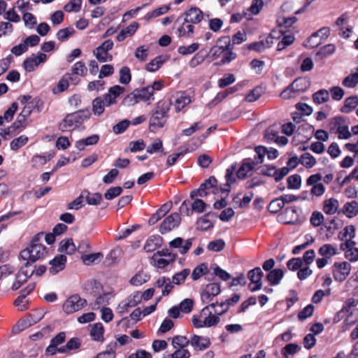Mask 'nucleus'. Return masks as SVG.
<instances>
[{
	"mask_svg": "<svg viewBox=\"0 0 358 358\" xmlns=\"http://www.w3.org/2000/svg\"><path fill=\"white\" fill-rule=\"evenodd\" d=\"M228 309L225 303H213L205 306L199 315H194L192 323L196 328L215 326L220 321V316Z\"/></svg>",
	"mask_w": 358,
	"mask_h": 358,
	"instance_id": "nucleus-1",
	"label": "nucleus"
},
{
	"mask_svg": "<svg viewBox=\"0 0 358 358\" xmlns=\"http://www.w3.org/2000/svg\"><path fill=\"white\" fill-rule=\"evenodd\" d=\"M43 235L41 233L34 236L30 245L20 252L21 257L27 261L26 263H28L29 266L37 260L43 258L47 254L46 247L41 243Z\"/></svg>",
	"mask_w": 358,
	"mask_h": 358,
	"instance_id": "nucleus-2",
	"label": "nucleus"
},
{
	"mask_svg": "<svg viewBox=\"0 0 358 358\" xmlns=\"http://www.w3.org/2000/svg\"><path fill=\"white\" fill-rule=\"evenodd\" d=\"M171 104V101L166 100H160L157 103L150 118L149 127L152 131L162 128L165 125Z\"/></svg>",
	"mask_w": 358,
	"mask_h": 358,
	"instance_id": "nucleus-3",
	"label": "nucleus"
},
{
	"mask_svg": "<svg viewBox=\"0 0 358 358\" xmlns=\"http://www.w3.org/2000/svg\"><path fill=\"white\" fill-rule=\"evenodd\" d=\"M91 113L88 109L69 113L59 123V129L64 132L77 128L87 121Z\"/></svg>",
	"mask_w": 358,
	"mask_h": 358,
	"instance_id": "nucleus-4",
	"label": "nucleus"
},
{
	"mask_svg": "<svg viewBox=\"0 0 358 358\" xmlns=\"http://www.w3.org/2000/svg\"><path fill=\"white\" fill-rule=\"evenodd\" d=\"M86 306V299L78 294H73L64 301L62 308L64 313L69 315L80 310Z\"/></svg>",
	"mask_w": 358,
	"mask_h": 358,
	"instance_id": "nucleus-5",
	"label": "nucleus"
},
{
	"mask_svg": "<svg viewBox=\"0 0 358 358\" xmlns=\"http://www.w3.org/2000/svg\"><path fill=\"white\" fill-rule=\"evenodd\" d=\"M113 48V42L110 40H106L93 50V55L99 62H110L113 57L108 51Z\"/></svg>",
	"mask_w": 358,
	"mask_h": 358,
	"instance_id": "nucleus-6",
	"label": "nucleus"
},
{
	"mask_svg": "<svg viewBox=\"0 0 358 358\" xmlns=\"http://www.w3.org/2000/svg\"><path fill=\"white\" fill-rule=\"evenodd\" d=\"M351 271V265L347 262H336L333 266V276L338 282L344 281Z\"/></svg>",
	"mask_w": 358,
	"mask_h": 358,
	"instance_id": "nucleus-7",
	"label": "nucleus"
},
{
	"mask_svg": "<svg viewBox=\"0 0 358 358\" xmlns=\"http://www.w3.org/2000/svg\"><path fill=\"white\" fill-rule=\"evenodd\" d=\"M229 49H233V45L231 43L229 37L224 36L217 41L216 45L213 46L210 52L213 59H216L223 56L224 52Z\"/></svg>",
	"mask_w": 358,
	"mask_h": 358,
	"instance_id": "nucleus-8",
	"label": "nucleus"
},
{
	"mask_svg": "<svg viewBox=\"0 0 358 358\" xmlns=\"http://www.w3.org/2000/svg\"><path fill=\"white\" fill-rule=\"evenodd\" d=\"M33 274V269L28 266V263H25L16 274L15 280L12 285V289H18Z\"/></svg>",
	"mask_w": 358,
	"mask_h": 358,
	"instance_id": "nucleus-9",
	"label": "nucleus"
},
{
	"mask_svg": "<svg viewBox=\"0 0 358 358\" xmlns=\"http://www.w3.org/2000/svg\"><path fill=\"white\" fill-rule=\"evenodd\" d=\"M181 221L180 214L175 213L166 217L159 227V231L164 234L178 227Z\"/></svg>",
	"mask_w": 358,
	"mask_h": 358,
	"instance_id": "nucleus-10",
	"label": "nucleus"
},
{
	"mask_svg": "<svg viewBox=\"0 0 358 358\" xmlns=\"http://www.w3.org/2000/svg\"><path fill=\"white\" fill-rule=\"evenodd\" d=\"M47 55L42 52L37 55H32L27 58L23 62V67L26 71L31 72L41 64L44 63L47 60Z\"/></svg>",
	"mask_w": 358,
	"mask_h": 358,
	"instance_id": "nucleus-11",
	"label": "nucleus"
},
{
	"mask_svg": "<svg viewBox=\"0 0 358 358\" xmlns=\"http://www.w3.org/2000/svg\"><path fill=\"white\" fill-rule=\"evenodd\" d=\"M263 275L264 273L259 267H256L248 273V278L250 280V284L249 285L250 291L255 292L262 288Z\"/></svg>",
	"mask_w": 358,
	"mask_h": 358,
	"instance_id": "nucleus-12",
	"label": "nucleus"
},
{
	"mask_svg": "<svg viewBox=\"0 0 358 358\" xmlns=\"http://www.w3.org/2000/svg\"><path fill=\"white\" fill-rule=\"evenodd\" d=\"M221 292L220 285L217 283L207 285L201 293V299L203 303H210L215 296Z\"/></svg>",
	"mask_w": 358,
	"mask_h": 358,
	"instance_id": "nucleus-13",
	"label": "nucleus"
},
{
	"mask_svg": "<svg viewBox=\"0 0 358 358\" xmlns=\"http://www.w3.org/2000/svg\"><path fill=\"white\" fill-rule=\"evenodd\" d=\"M206 206V204L203 200L196 199L192 203V210L189 208L186 201H183L180 207V212L181 213H185L187 215H190L192 211L201 213L205 210Z\"/></svg>",
	"mask_w": 358,
	"mask_h": 358,
	"instance_id": "nucleus-14",
	"label": "nucleus"
},
{
	"mask_svg": "<svg viewBox=\"0 0 358 358\" xmlns=\"http://www.w3.org/2000/svg\"><path fill=\"white\" fill-rule=\"evenodd\" d=\"M191 97L184 92H178L173 96V106L177 113L191 103Z\"/></svg>",
	"mask_w": 358,
	"mask_h": 358,
	"instance_id": "nucleus-15",
	"label": "nucleus"
},
{
	"mask_svg": "<svg viewBox=\"0 0 358 358\" xmlns=\"http://www.w3.org/2000/svg\"><path fill=\"white\" fill-rule=\"evenodd\" d=\"M169 245L171 248H178L179 252L182 255H185L191 248L192 240L189 238L184 241L182 238L178 237L170 241Z\"/></svg>",
	"mask_w": 358,
	"mask_h": 358,
	"instance_id": "nucleus-16",
	"label": "nucleus"
},
{
	"mask_svg": "<svg viewBox=\"0 0 358 358\" xmlns=\"http://www.w3.org/2000/svg\"><path fill=\"white\" fill-rule=\"evenodd\" d=\"M50 273L55 275L64 269L66 264V257L64 255H58L50 261Z\"/></svg>",
	"mask_w": 358,
	"mask_h": 358,
	"instance_id": "nucleus-17",
	"label": "nucleus"
},
{
	"mask_svg": "<svg viewBox=\"0 0 358 358\" xmlns=\"http://www.w3.org/2000/svg\"><path fill=\"white\" fill-rule=\"evenodd\" d=\"M124 92V88L120 85H115L110 87L108 92L104 95V100L106 106H109L116 102V98Z\"/></svg>",
	"mask_w": 358,
	"mask_h": 358,
	"instance_id": "nucleus-18",
	"label": "nucleus"
},
{
	"mask_svg": "<svg viewBox=\"0 0 358 358\" xmlns=\"http://www.w3.org/2000/svg\"><path fill=\"white\" fill-rule=\"evenodd\" d=\"M203 19L202 11L197 8H191L185 13L184 22L199 23Z\"/></svg>",
	"mask_w": 358,
	"mask_h": 358,
	"instance_id": "nucleus-19",
	"label": "nucleus"
},
{
	"mask_svg": "<svg viewBox=\"0 0 358 358\" xmlns=\"http://www.w3.org/2000/svg\"><path fill=\"white\" fill-rule=\"evenodd\" d=\"M162 243V238L159 235L150 236L145 241L143 249L147 252H152L159 248Z\"/></svg>",
	"mask_w": 358,
	"mask_h": 358,
	"instance_id": "nucleus-20",
	"label": "nucleus"
},
{
	"mask_svg": "<svg viewBox=\"0 0 358 358\" xmlns=\"http://www.w3.org/2000/svg\"><path fill=\"white\" fill-rule=\"evenodd\" d=\"M41 318L42 317L33 318V315H30L26 319L20 320L13 327V331L15 333L24 331V329L38 322Z\"/></svg>",
	"mask_w": 358,
	"mask_h": 358,
	"instance_id": "nucleus-21",
	"label": "nucleus"
},
{
	"mask_svg": "<svg viewBox=\"0 0 358 358\" xmlns=\"http://www.w3.org/2000/svg\"><path fill=\"white\" fill-rule=\"evenodd\" d=\"M191 345L197 350H203L210 345L208 338L194 335L190 340Z\"/></svg>",
	"mask_w": 358,
	"mask_h": 358,
	"instance_id": "nucleus-22",
	"label": "nucleus"
},
{
	"mask_svg": "<svg viewBox=\"0 0 358 358\" xmlns=\"http://www.w3.org/2000/svg\"><path fill=\"white\" fill-rule=\"evenodd\" d=\"M153 94L152 90L149 86L146 87H143L140 90H136L134 92V96L136 98V102H138L140 101H148L150 99H153Z\"/></svg>",
	"mask_w": 358,
	"mask_h": 358,
	"instance_id": "nucleus-23",
	"label": "nucleus"
},
{
	"mask_svg": "<svg viewBox=\"0 0 358 358\" xmlns=\"http://www.w3.org/2000/svg\"><path fill=\"white\" fill-rule=\"evenodd\" d=\"M138 24L136 22H131L125 29H122L116 36V39L121 42L126 38L133 36L138 28Z\"/></svg>",
	"mask_w": 358,
	"mask_h": 358,
	"instance_id": "nucleus-24",
	"label": "nucleus"
},
{
	"mask_svg": "<svg viewBox=\"0 0 358 358\" xmlns=\"http://www.w3.org/2000/svg\"><path fill=\"white\" fill-rule=\"evenodd\" d=\"M104 327L101 322L95 323L90 330V336L92 340L98 342H103L104 340Z\"/></svg>",
	"mask_w": 358,
	"mask_h": 358,
	"instance_id": "nucleus-25",
	"label": "nucleus"
},
{
	"mask_svg": "<svg viewBox=\"0 0 358 358\" xmlns=\"http://www.w3.org/2000/svg\"><path fill=\"white\" fill-rule=\"evenodd\" d=\"M171 203H166L163 204L162 207L149 219L148 223L150 225L155 224L166 215V213L171 210Z\"/></svg>",
	"mask_w": 358,
	"mask_h": 358,
	"instance_id": "nucleus-26",
	"label": "nucleus"
},
{
	"mask_svg": "<svg viewBox=\"0 0 358 358\" xmlns=\"http://www.w3.org/2000/svg\"><path fill=\"white\" fill-rule=\"evenodd\" d=\"M69 82L73 85H76L80 82V78L71 76L69 73H66L57 84V87L59 91L64 92L66 90L69 85Z\"/></svg>",
	"mask_w": 358,
	"mask_h": 358,
	"instance_id": "nucleus-27",
	"label": "nucleus"
},
{
	"mask_svg": "<svg viewBox=\"0 0 358 358\" xmlns=\"http://www.w3.org/2000/svg\"><path fill=\"white\" fill-rule=\"evenodd\" d=\"M173 262L166 257H162L159 253H154L151 257V264L153 266L158 268H165Z\"/></svg>",
	"mask_w": 358,
	"mask_h": 358,
	"instance_id": "nucleus-28",
	"label": "nucleus"
},
{
	"mask_svg": "<svg viewBox=\"0 0 358 358\" xmlns=\"http://www.w3.org/2000/svg\"><path fill=\"white\" fill-rule=\"evenodd\" d=\"M99 137L96 134L92 135L85 138L80 139L76 143V147L79 150H83L86 146L92 145L97 143Z\"/></svg>",
	"mask_w": 358,
	"mask_h": 358,
	"instance_id": "nucleus-29",
	"label": "nucleus"
},
{
	"mask_svg": "<svg viewBox=\"0 0 358 358\" xmlns=\"http://www.w3.org/2000/svg\"><path fill=\"white\" fill-rule=\"evenodd\" d=\"M343 211L349 218L357 216L358 214V202L352 201L345 203L343 206Z\"/></svg>",
	"mask_w": 358,
	"mask_h": 358,
	"instance_id": "nucleus-30",
	"label": "nucleus"
},
{
	"mask_svg": "<svg viewBox=\"0 0 358 358\" xmlns=\"http://www.w3.org/2000/svg\"><path fill=\"white\" fill-rule=\"evenodd\" d=\"M358 84V67L355 71H352L342 81V85L348 88H354Z\"/></svg>",
	"mask_w": 358,
	"mask_h": 358,
	"instance_id": "nucleus-31",
	"label": "nucleus"
},
{
	"mask_svg": "<svg viewBox=\"0 0 358 358\" xmlns=\"http://www.w3.org/2000/svg\"><path fill=\"white\" fill-rule=\"evenodd\" d=\"M338 206L337 199L330 198L324 201L323 210L327 215H333L337 211Z\"/></svg>",
	"mask_w": 358,
	"mask_h": 358,
	"instance_id": "nucleus-32",
	"label": "nucleus"
},
{
	"mask_svg": "<svg viewBox=\"0 0 358 358\" xmlns=\"http://www.w3.org/2000/svg\"><path fill=\"white\" fill-rule=\"evenodd\" d=\"M87 73V69L83 62H76L71 68V73L70 75L73 77L85 76Z\"/></svg>",
	"mask_w": 358,
	"mask_h": 358,
	"instance_id": "nucleus-33",
	"label": "nucleus"
},
{
	"mask_svg": "<svg viewBox=\"0 0 358 358\" xmlns=\"http://www.w3.org/2000/svg\"><path fill=\"white\" fill-rule=\"evenodd\" d=\"M254 169L253 163L243 162L241 167L237 171V177L239 179H244L247 176H250Z\"/></svg>",
	"mask_w": 358,
	"mask_h": 358,
	"instance_id": "nucleus-34",
	"label": "nucleus"
},
{
	"mask_svg": "<svg viewBox=\"0 0 358 358\" xmlns=\"http://www.w3.org/2000/svg\"><path fill=\"white\" fill-rule=\"evenodd\" d=\"M358 105V97L351 96L345 99L344 106L341 108V112L349 113L352 111Z\"/></svg>",
	"mask_w": 358,
	"mask_h": 358,
	"instance_id": "nucleus-35",
	"label": "nucleus"
},
{
	"mask_svg": "<svg viewBox=\"0 0 358 358\" xmlns=\"http://www.w3.org/2000/svg\"><path fill=\"white\" fill-rule=\"evenodd\" d=\"M283 275L284 273L282 270L280 268H276L271 271L268 273L266 278L272 285H276L280 283Z\"/></svg>",
	"mask_w": 358,
	"mask_h": 358,
	"instance_id": "nucleus-36",
	"label": "nucleus"
},
{
	"mask_svg": "<svg viewBox=\"0 0 358 358\" xmlns=\"http://www.w3.org/2000/svg\"><path fill=\"white\" fill-rule=\"evenodd\" d=\"M296 83L290 84L286 89H285L280 93V97L282 99H290L298 96L299 94L297 92L298 90L296 89Z\"/></svg>",
	"mask_w": 358,
	"mask_h": 358,
	"instance_id": "nucleus-37",
	"label": "nucleus"
},
{
	"mask_svg": "<svg viewBox=\"0 0 358 358\" xmlns=\"http://www.w3.org/2000/svg\"><path fill=\"white\" fill-rule=\"evenodd\" d=\"M76 250V246L72 239L63 240L60 242L59 251L66 252L68 255L73 254Z\"/></svg>",
	"mask_w": 358,
	"mask_h": 358,
	"instance_id": "nucleus-38",
	"label": "nucleus"
},
{
	"mask_svg": "<svg viewBox=\"0 0 358 358\" xmlns=\"http://www.w3.org/2000/svg\"><path fill=\"white\" fill-rule=\"evenodd\" d=\"M82 196H84L89 205H98L102 200V196L100 193L91 194L88 191L82 192Z\"/></svg>",
	"mask_w": 358,
	"mask_h": 358,
	"instance_id": "nucleus-39",
	"label": "nucleus"
},
{
	"mask_svg": "<svg viewBox=\"0 0 358 358\" xmlns=\"http://www.w3.org/2000/svg\"><path fill=\"white\" fill-rule=\"evenodd\" d=\"M329 92L327 90H320L313 94V100L317 104H321L328 101Z\"/></svg>",
	"mask_w": 358,
	"mask_h": 358,
	"instance_id": "nucleus-40",
	"label": "nucleus"
},
{
	"mask_svg": "<svg viewBox=\"0 0 358 358\" xmlns=\"http://www.w3.org/2000/svg\"><path fill=\"white\" fill-rule=\"evenodd\" d=\"M165 59H163L162 56L156 57L146 64L145 69L150 72H155L163 65Z\"/></svg>",
	"mask_w": 358,
	"mask_h": 358,
	"instance_id": "nucleus-41",
	"label": "nucleus"
},
{
	"mask_svg": "<svg viewBox=\"0 0 358 358\" xmlns=\"http://www.w3.org/2000/svg\"><path fill=\"white\" fill-rule=\"evenodd\" d=\"M105 100H103L101 97L94 99L92 101V111L95 115H101L104 111Z\"/></svg>",
	"mask_w": 358,
	"mask_h": 358,
	"instance_id": "nucleus-42",
	"label": "nucleus"
},
{
	"mask_svg": "<svg viewBox=\"0 0 358 358\" xmlns=\"http://www.w3.org/2000/svg\"><path fill=\"white\" fill-rule=\"evenodd\" d=\"M149 279V275L144 272H138L131 278L129 282L134 286H140L146 282Z\"/></svg>",
	"mask_w": 358,
	"mask_h": 358,
	"instance_id": "nucleus-43",
	"label": "nucleus"
},
{
	"mask_svg": "<svg viewBox=\"0 0 358 358\" xmlns=\"http://www.w3.org/2000/svg\"><path fill=\"white\" fill-rule=\"evenodd\" d=\"M355 227L353 225L346 226L338 235L340 240H347L348 238L352 239L355 236Z\"/></svg>",
	"mask_w": 358,
	"mask_h": 358,
	"instance_id": "nucleus-44",
	"label": "nucleus"
},
{
	"mask_svg": "<svg viewBox=\"0 0 358 358\" xmlns=\"http://www.w3.org/2000/svg\"><path fill=\"white\" fill-rule=\"evenodd\" d=\"M146 151L150 154H153L157 152H161L163 155L166 154L163 150L162 141L159 138L155 139L152 143L146 148Z\"/></svg>",
	"mask_w": 358,
	"mask_h": 358,
	"instance_id": "nucleus-45",
	"label": "nucleus"
},
{
	"mask_svg": "<svg viewBox=\"0 0 358 358\" xmlns=\"http://www.w3.org/2000/svg\"><path fill=\"white\" fill-rule=\"evenodd\" d=\"M318 252L321 256L329 259L336 254V249L331 244H324L320 248Z\"/></svg>",
	"mask_w": 358,
	"mask_h": 358,
	"instance_id": "nucleus-46",
	"label": "nucleus"
},
{
	"mask_svg": "<svg viewBox=\"0 0 358 358\" xmlns=\"http://www.w3.org/2000/svg\"><path fill=\"white\" fill-rule=\"evenodd\" d=\"M29 138L25 135H22L14 138L10 143V148L12 150L16 151L27 143Z\"/></svg>",
	"mask_w": 358,
	"mask_h": 358,
	"instance_id": "nucleus-47",
	"label": "nucleus"
},
{
	"mask_svg": "<svg viewBox=\"0 0 358 358\" xmlns=\"http://www.w3.org/2000/svg\"><path fill=\"white\" fill-rule=\"evenodd\" d=\"M53 157V154L48 153L43 155H36L31 159V163L34 166L45 164Z\"/></svg>",
	"mask_w": 358,
	"mask_h": 358,
	"instance_id": "nucleus-48",
	"label": "nucleus"
},
{
	"mask_svg": "<svg viewBox=\"0 0 358 358\" xmlns=\"http://www.w3.org/2000/svg\"><path fill=\"white\" fill-rule=\"evenodd\" d=\"M300 163L306 168L313 167L316 164V159L310 153L306 152L300 157Z\"/></svg>",
	"mask_w": 358,
	"mask_h": 358,
	"instance_id": "nucleus-49",
	"label": "nucleus"
},
{
	"mask_svg": "<svg viewBox=\"0 0 358 358\" xmlns=\"http://www.w3.org/2000/svg\"><path fill=\"white\" fill-rule=\"evenodd\" d=\"M82 0H70L64 6V10L66 12H78L81 8Z\"/></svg>",
	"mask_w": 358,
	"mask_h": 358,
	"instance_id": "nucleus-50",
	"label": "nucleus"
},
{
	"mask_svg": "<svg viewBox=\"0 0 358 358\" xmlns=\"http://www.w3.org/2000/svg\"><path fill=\"white\" fill-rule=\"evenodd\" d=\"M208 214L200 217L196 222V227L198 229L204 231L213 227V222L208 219Z\"/></svg>",
	"mask_w": 358,
	"mask_h": 358,
	"instance_id": "nucleus-51",
	"label": "nucleus"
},
{
	"mask_svg": "<svg viewBox=\"0 0 358 358\" xmlns=\"http://www.w3.org/2000/svg\"><path fill=\"white\" fill-rule=\"evenodd\" d=\"M190 342L186 337L182 336H176L172 339V345L174 348H185Z\"/></svg>",
	"mask_w": 358,
	"mask_h": 358,
	"instance_id": "nucleus-52",
	"label": "nucleus"
},
{
	"mask_svg": "<svg viewBox=\"0 0 358 358\" xmlns=\"http://www.w3.org/2000/svg\"><path fill=\"white\" fill-rule=\"evenodd\" d=\"M287 185L289 189H298L301 185V176L298 174L290 176L287 178Z\"/></svg>",
	"mask_w": 358,
	"mask_h": 358,
	"instance_id": "nucleus-53",
	"label": "nucleus"
},
{
	"mask_svg": "<svg viewBox=\"0 0 358 358\" xmlns=\"http://www.w3.org/2000/svg\"><path fill=\"white\" fill-rule=\"evenodd\" d=\"M262 94L263 89L261 87H256L245 96V100L248 102H254L257 101Z\"/></svg>",
	"mask_w": 358,
	"mask_h": 358,
	"instance_id": "nucleus-54",
	"label": "nucleus"
},
{
	"mask_svg": "<svg viewBox=\"0 0 358 358\" xmlns=\"http://www.w3.org/2000/svg\"><path fill=\"white\" fill-rule=\"evenodd\" d=\"M75 32V30L73 27H66L64 29H62L58 31L57 33V38L60 41H66L71 36H72Z\"/></svg>",
	"mask_w": 358,
	"mask_h": 358,
	"instance_id": "nucleus-55",
	"label": "nucleus"
},
{
	"mask_svg": "<svg viewBox=\"0 0 358 358\" xmlns=\"http://www.w3.org/2000/svg\"><path fill=\"white\" fill-rule=\"evenodd\" d=\"M190 271L188 268H185L180 272L176 273L173 276V282L176 285H181L183 283L187 278V277L189 275Z\"/></svg>",
	"mask_w": 358,
	"mask_h": 358,
	"instance_id": "nucleus-56",
	"label": "nucleus"
},
{
	"mask_svg": "<svg viewBox=\"0 0 358 358\" xmlns=\"http://www.w3.org/2000/svg\"><path fill=\"white\" fill-rule=\"evenodd\" d=\"M102 257L103 255L100 252H97L90 255H82L81 259L85 264L90 265L94 263L96 260H101Z\"/></svg>",
	"mask_w": 358,
	"mask_h": 358,
	"instance_id": "nucleus-57",
	"label": "nucleus"
},
{
	"mask_svg": "<svg viewBox=\"0 0 358 358\" xmlns=\"http://www.w3.org/2000/svg\"><path fill=\"white\" fill-rule=\"evenodd\" d=\"M199 48V44L197 43H194L187 46H180L178 49V52L179 54L182 55H187L196 52Z\"/></svg>",
	"mask_w": 358,
	"mask_h": 358,
	"instance_id": "nucleus-58",
	"label": "nucleus"
},
{
	"mask_svg": "<svg viewBox=\"0 0 358 358\" xmlns=\"http://www.w3.org/2000/svg\"><path fill=\"white\" fill-rule=\"evenodd\" d=\"M294 41V36L293 35L284 36L280 41L278 42L277 45V50L282 51L286 47L292 45Z\"/></svg>",
	"mask_w": 358,
	"mask_h": 358,
	"instance_id": "nucleus-59",
	"label": "nucleus"
},
{
	"mask_svg": "<svg viewBox=\"0 0 358 358\" xmlns=\"http://www.w3.org/2000/svg\"><path fill=\"white\" fill-rule=\"evenodd\" d=\"M208 271V267L205 264L197 266L192 271V278L193 280L199 279Z\"/></svg>",
	"mask_w": 358,
	"mask_h": 358,
	"instance_id": "nucleus-60",
	"label": "nucleus"
},
{
	"mask_svg": "<svg viewBox=\"0 0 358 358\" xmlns=\"http://www.w3.org/2000/svg\"><path fill=\"white\" fill-rule=\"evenodd\" d=\"M22 14V20L24 21V25L30 29L34 28L36 24V18L35 16L29 12H25Z\"/></svg>",
	"mask_w": 358,
	"mask_h": 358,
	"instance_id": "nucleus-61",
	"label": "nucleus"
},
{
	"mask_svg": "<svg viewBox=\"0 0 358 358\" xmlns=\"http://www.w3.org/2000/svg\"><path fill=\"white\" fill-rule=\"evenodd\" d=\"M225 243L222 239H217L208 243L207 248L213 252H220L224 249Z\"/></svg>",
	"mask_w": 358,
	"mask_h": 358,
	"instance_id": "nucleus-62",
	"label": "nucleus"
},
{
	"mask_svg": "<svg viewBox=\"0 0 358 358\" xmlns=\"http://www.w3.org/2000/svg\"><path fill=\"white\" fill-rule=\"evenodd\" d=\"M131 73L130 69L127 66H123L120 70V82L122 84H127L131 80Z\"/></svg>",
	"mask_w": 358,
	"mask_h": 358,
	"instance_id": "nucleus-63",
	"label": "nucleus"
},
{
	"mask_svg": "<svg viewBox=\"0 0 358 358\" xmlns=\"http://www.w3.org/2000/svg\"><path fill=\"white\" fill-rule=\"evenodd\" d=\"M335 50V45L330 43L322 47L317 54V55H320L322 57H327L332 55Z\"/></svg>",
	"mask_w": 358,
	"mask_h": 358,
	"instance_id": "nucleus-64",
	"label": "nucleus"
}]
</instances>
